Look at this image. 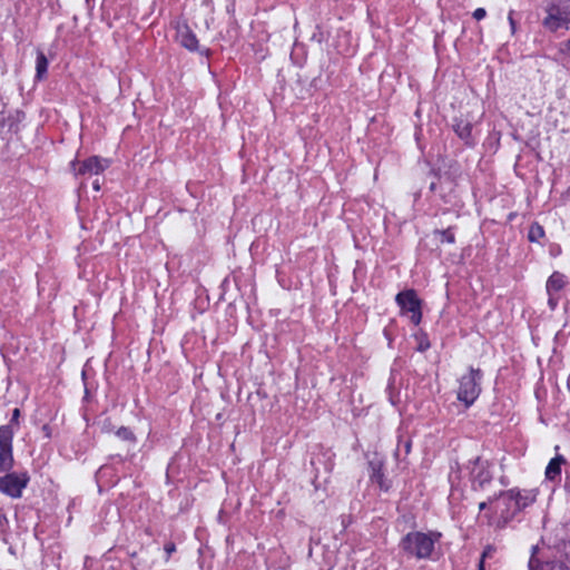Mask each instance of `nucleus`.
<instances>
[{
  "mask_svg": "<svg viewBox=\"0 0 570 570\" xmlns=\"http://www.w3.org/2000/svg\"><path fill=\"white\" fill-rule=\"evenodd\" d=\"M481 379L482 372L479 368H470L469 373L461 377L458 399L464 402L465 406L472 405L480 395Z\"/></svg>",
  "mask_w": 570,
  "mask_h": 570,
  "instance_id": "obj_2",
  "label": "nucleus"
},
{
  "mask_svg": "<svg viewBox=\"0 0 570 570\" xmlns=\"http://www.w3.org/2000/svg\"><path fill=\"white\" fill-rule=\"evenodd\" d=\"M48 63L49 62H48L46 55L39 50L37 52V59H36V78L38 80H41L46 76L47 69H48Z\"/></svg>",
  "mask_w": 570,
  "mask_h": 570,
  "instance_id": "obj_15",
  "label": "nucleus"
},
{
  "mask_svg": "<svg viewBox=\"0 0 570 570\" xmlns=\"http://www.w3.org/2000/svg\"><path fill=\"white\" fill-rule=\"evenodd\" d=\"M435 234L440 236V242L442 243L453 244L455 240L452 227L442 230H435Z\"/></svg>",
  "mask_w": 570,
  "mask_h": 570,
  "instance_id": "obj_20",
  "label": "nucleus"
},
{
  "mask_svg": "<svg viewBox=\"0 0 570 570\" xmlns=\"http://www.w3.org/2000/svg\"><path fill=\"white\" fill-rule=\"evenodd\" d=\"M370 478L372 482H375L380 485L381 489L387 490L389 487L384 483V474L382 472V463L381 462H370Z\"/></svg>",
  "mask_w": 570,
  "mask_h": 570,
  "instance_id": "obj_13",
  "label": "nucleus"
},
{
  "mask_svg": "<svg viewBox=\"0 0 570 570\" xmlns=\"http://www.w3.org/2000/svg\"><path fill=\"white\" fill-rule=\"evenodd\" d=\"M494 552H495V549H494L493 547H490V546H489V547H487V548H485V550H484V551H483V553H482V557H481L480 562H481V561H483V562H484V560H485L487 558L492 557Z\"/></svg>",
  "mask_w": 570,
  "mask_h": 570,
  "instance_id": "obj_24",
  "label": "nucleus"
},
{
  "mask_svg": "<svg viewBox=\"0 0 570 570\" xmlns=\"http://www.w3.org/2000/svg\"><path fill=\"white\" fill-rule=\"evenodd\" d=\"M13 431L11 425L0 426V448H11Z\"/></svg>",
  "mask_w": 570,
  "mask_h": 570,
  "instance_id": "obj_17",
  "label": "nucleus"
},
{
  "mask_svg": "<svg viewBox=\"0 0 570 570\" xmlns=\"http://www.w3.org/2000/svg\"><path fill=\"white\" fill-rule=\"evenodd\" d=\"M543 227L539 224H533L529 229L528 238L530 242H538L541 237H543Z\"/></svg>",
  "mask_w": 570,
  "mask_h": 570,
  "instance_id": "obj_19",
  "label": "nucleus"
},
{
  "mask_svg": "<svg viewBox=\"0 0 570 570\" xmlns=\"http://www.w3.org/2000/svg\"><path fill=\"white\" fill-rule=\"evenodd\" d=\"M501 498L503 501L513 502V512H519L535 501L537 490L520 491L511 489L509 491L501 492Z\"/></svg>",
  "mask_w": 570,
  "mask_h": 570,
  "instance_id": "obj_6",
  "label": "nucleus"
},
{
  "mask_svg": "<svg viewBox=\"0 0 570 570\" xmlns=\"http://www.w3.org/2000/svg\"><path fill=\"white\" fill-rule=\"evenodd\" d=\"M117 436L120 438L124 441H128L130 443H135L136 438L132 433V431L128 428L121 426L116 432Z\"/></svg>",
  "mask_w": 570,
  "mask_h": 570,
  "instance_id": "obj_21",
  "label": "nucleus"
},
{
  "mask_svg": "<svg viewBox=\"0 0 570 570\" xmlns=\"http://www.w3.org/2000/svg\"><path fill=\"white\" fill-rule=\"evenodd\" d=\"M549 304H550L552 307H554V306H556V302L553 301L552 295H551V296H549Z\"/></svg>",
  "mask_w": 570,
  "mask_h": 570,
  "instance_id": "obj_30",
  "label": "nucleus"
},
{
  "mask_svg": "<svg viewBox=\"0 0 570 570\" xmlns=\"http://www.w3.org/2000/svg\"><path fill=\"white\" fill-rule=\"evenodd\" d=\"M479 570H484L483 561H481V562L479 563Z\"/></svg>",
  "mask_w": 570,
  "mask_h": 570,
  "instance_id": "obj_32",
  "label": "nucleus"
},
{
  "mask_svg": "<svg viewBox=\"0 0 570 570\" xmlns=\"http://www.w3.org/2000/svg\"><path fill=\"white\" fill-rule=\"evenodd\" d=\"M563 52L570 57V40L564 43Z\"/></svg>",
  "mask_w": 570,
  "mask_h": 570,
  "instance_id": "obj_27",
  "label": "nucleus"
},
{
  "mask_svg": "<svg viewBox=\"0 0 570 570\" xmlns=\"http://www.w3.org/2000/svg\"><path fill=\"white\" fill-rule=\"evenodd\" d=\"M556 7L559 9L562 19L567 23L570 22V0H559Z\"/></svg>",
  "mask_w": 570,
  "mask_h": 570,
  "instance_id": "obj_18",
  "label": "nucleus"
},
{
  "mask_svg": "<svg viewBox=\"0 0 570 570\" xmlns=\"http://www.w3.org/2000/svg\"><path fill=\"white\" fill-rule=\"evenodd\" d=\"M92 187L96 191H99L100 190V184L98 181V179H96L94 183H92Z\"/></svg>",
  "mask_w": 570,
  "mask_h": 570,
  "instance_id": "obj_28",
  "label": "nucleus"
},
{
  "mask_svg": "<svg viewBox=\"0 0 570 570\" xmlns=\"http://www.w3.org/2000/svg\"><path fill=\"white\" fill-rule=\"evenodd\" d=\"M498 509L500 508V514L504 522L511 520L517 512H513V502L503 501L501 494L498 498Z\"/></svg>",
  "mask_w": 570,
  "mask_h": 570,
  "instance_id": "obj_16",
  "label": "nucleus"
},
{
  "mask_svg": "<svg viewBox=\"0 0 570 570\" xmlns=\"http://www.w3.org/2000/svg\"><path fill=\"white\" fill-rule=\"evenodd\" d=\"M453 129L461 139L465 140L466 144L471 142V135H472L471 122L464 121V120H455V122L453 125Z\"/></svg>",
  "mask_w": 570,
  "mask_h": 570,
  "instance_id": "obj_12",
  "label": "nucleus"
},
{
  "mask_svg": "<svg viewBox=\"0 0 570 570\" xmlns=\"http://www.w3.org/2000/svg\"><path fill=\"white\" fill-rule=\"evenodd\" d=\"M547 17L543 19L542 24L549 31H557L567 22L562 19L556 2H549L546 8Z\"/></svg>",
  "mask_w": 570,
  "mask_h": 570,
  "instance_id": "obj_7",
  "label": "nucleus"
},
{
  "mask_svg": "<svg viewBox=\"0 0 570 570\" xmlns=\"http://www.w3.org/2000/svg\"><path fill=\"white\" fill-rule=\"evenodd\" d=\"M566 463V459L558 454L550 460L546 468V478L549 481H560L561 479V466Z\"/></svg>",
  "mask_w": 570,
  "mask_h": 570,
  "instance_id": "obj_10",
  "label": "nucleus"
},
{
  "mask_svg": "<svg viewBox=\"0 0 570 570\" xmlns=\"http://www.w3.org/2000/svg\"><path fill=\"white\" fill-rule=\"evenodd\" d=\"M108 159L92 156L83 161L73 160L71 169L76 175H99L109 167Z\"/></svg>",
  "mask_w": 570,
  "mask_h": 570,
  "instance_id": "obj_5",
  "label": "nucleus"
},
{
  "mask_svg": "<svg viewBox=\"0 0 570 570\" xmlns=\"http://www.w3.org/2000/svg\"><path fill=\"white\" fill-rule=\"evenodd\" d=\"M29 475L27 472L23 473H7L4 476H0V492L12 498L19 499L22 495V491L29 483Z\"/></svg>",
  "mask_w": 570,
  "mask_h": 570,
  "instance_id": "obj_4",
  "label": "nucleus"
},
{
  "mask_svg": "<svg viewBox=\"0 0 570 570\" xmlns=\"http://www.w3.org/2000/svg\"><path fill=\"white\" fill-rule=\"evenodd\" d=\"M476 470L473 471V487L474 489H483L492 480V474L488 469V462L481 461L480 458L475 461Z\"/></svg>",
  "mask_w": 570,
  "mask_h": 570,
  "instance_id": "obj_8",
  "label": "nucleus"
},
{
  "mask_svg": "<svg viewBox=\"0 0 570 570\" xmlns=\"http://www.w3.org/2000/svg\"><path fill=\"white\" fill-rule=\"evenodd\" d=\"M19 416H20V410L14 409L12 412L11 423H18Z\"/></svg>",
  "mask_w": 570,
  "mask_h": 570,
  "instance_id": "obj_25",
  "label": "nucleus"
},
{
  "mask_svg": "<svg viewBox=\"0 0 570 570\" xmlns=\"http://www.w3.org/2000/svg\"><path fill=\"white\" fill-rule=\"evenodd\" d=\"M13 466V455L11 448H0V471L8 472Z\"/></svg>",
  "mask_w": 570,
  "mask_h": 570,
  "instance_id": "obj_14",
  "label": "nucleus"
},
{
  "mask_svg": "<svg viewBox=\"0 0 570 570\" xmlns=\"http://www.w3.org/2000/svg\"><path fill=\"white\" fill-rule=\"evenodd\" d=\"M487 16V11L484 8H478L473 11V18L475 20H481Z\"/></svg>",
  "mask_w": 570,
  "mask_h": 570,
  "instance_id": "obj_23",
  "label": "nucleus"
},
{
  "mask_svg": "<svg viewBox=\"0 0 570 570\" xmlns=\"http://www.w3.org/2000/svg\"><path fill=\"white\" fill-rule=\"evenodd\" d=\"M513 13H514V11L510 10V12L508 14V21H509V24H510V28H511V35H514L517 32V22L513 19Z\"/></svg>",
  "mask_w": 570,
  "mask_h": 570,
  "instance_id": "obj_22",
  "label": "nucleus"
},
{
  "mask_svg": "<svg viewBox=\"0 0 570 570\" xmlns=\"http://www.w3.org/2000/svg\"><path fill=\"white\" fill-rule=\"evenodd\" d=\"M487 507H488V502H485V501H484V502H481V503L479 504V509H480V510H484Z\"/></svg>",
  "mask_w": 570,
  "mask_h": 570,
  "instance_id": "obj_29",
  "label": "nucleus"
},
{
  "mask_svg": "<svg viewBox=\"0 0 570 570\" xmlns=\"http://www.w3.org/2000/svg\"><path fill=\"white\" fill-rule=\"evenodd\" d=\"M395 301L401 308L403 315H410V320L414 325H419L422 320V302L417 297L414 289H405L400 292Z\"/></svg>",
  "mask_w": 570,
  "mask_h": 570,
  "instance_id": "obj_3",
  "label": "nucleus"
},
{
  "mask_svg": "<svg viewBox=\"0 0 570 570\" xmlns=\"http://www.w3.org/2000/svg\"><path fill=\"white\" fill-rule=\"evenodd\" d=\"M428 347H429V344H426L425 346H424V344H421V345H420V348H421L422 351H423V350H425V348H428Z\"/></svg>",
  "mask_w": 570,
  "mask_h": 570,
  "instance_id": "obj_31",
  "label": "nucleus"
},
{
  "mask_svg": "<svg viewBox=\"0 0 570 570\" xmlns=\"http://www.w3.org/2000/svg\"><path fill=\"white\" fill-rule=\"evenodd\" d=\"M564 275L559 273V272H554L552 273V275L548 278L547 281V285H546V288H547V293L549 296L553 295V293H558L559 291H561L563 287H564Z\"/></svg>",
  "mask_w": 570,
  "mask_h": 570,
  "instance_id": "obj_11",
  "label": "nucleus"
},
{
  "mask_svg": "<svg viewBox=\"0 0 570 570\" xmlns=\"http://www.w3.org/2000/svg\"><path fill=\"white\" fill-rule=\"evenodd\" d=\"M165 550H166V552H167L168 554L173 553V552L176 550L175 544H174V543H168V544H166V546H165Z\"/></svg>",
  "mask_w": 570,
  "mask_h": 570,
  "instance_id": "obj_26",
  "label": "nucleus"
},
{
  "mask_svg": "<svg viewBox=\"0 0 570 570\" xmlns=\"http://www.w3.org/2000/svg\"><path fill=\"white\" fill-rule=\"evenodd\" d=\"M436 539L438 537L433 538L422 532H411L402 540V548L420 559L429 558L433 551Z\"/></svg>",
  "mask_w": 570,
  "mask_h": 570,
  "instance_id": "obj_1",
  "label": "nucleus"
},
{
  "mask_svg": "<svg viewBox=\"0 0 570 570\" xmlns=\"http://www.w3.org/2000/svg\"><path fill=\"white\" fill-rule=\"evenodd\" d=\"M177 40L184 48L190 51H195L198 49V40L196 38V35L187 24L178 26Z\"/></svg>",
  "mask_w": 570,
  "mask_h": 570,
  "instance_id": "obj_9",
  "label": "nucleus"
}]
</instances>
